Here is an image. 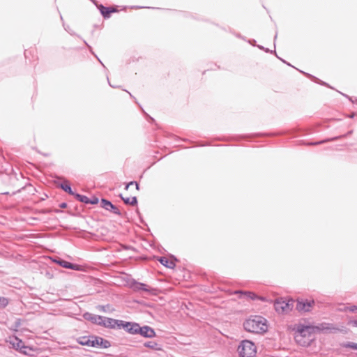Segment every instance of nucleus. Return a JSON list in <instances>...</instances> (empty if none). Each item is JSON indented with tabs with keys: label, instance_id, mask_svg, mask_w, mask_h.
<instances>
[{
	"label": "nucleus",
	"instance_id": "52",
	"mask_svg": "<svg viewBox=\"0 0 357 357\" xmlns=\"http://www.w3.org/2000/svg\"><path fill=\"white\" fill-rule=\"evenodd\" d=\"M301 73H303V74H305L307 77H310L307 75V73L303 72V70H301Z\"/></svg>",
	"mask_w": 357,
	"mask_h": 357
},
{
	"label": "nucleus",
	"instance_id": "9",
	"mask_svg": "<svg viewBox=\"0 0 357 357\" xmlns=\"http://www.w3.org/2000/svg\"><path fill=\"white\" fill-rule=\"evenodd\" d=\"M102 321V327L109 329H121V324L122 320L115 319L110 317H105Z\"/></svg>",
	"mask_w": 357,
	"mask_h": 357
},
{
	"label": "nucleus",
	"instance_id": "29",
	"mask_svg": "<svg viewBox=\"0 0 357 357\" xmlns=\"http://www.w3.org/2000/svg\"><path fill=\"white\" fill-rule=\"evenodd\" d=\"M21 326V319H17L12 326V329L14 331H17V328Z\"/></svg>",
	"mask_w": 357,
	"mask_h": 357
},
{
	"label": "nucleus",
	"instance_id": "5",
	"mask_svg": "<svg viewBox=\"0 0 357 357\" xmlns=\"http://www.w3.org/2000/svg\"><path fill=\"white\" fill-rule=\"evenodd\" d=\"M315 302L313 299L298 298L296 301V310L300 312H309L312 310Z\"/></svg>",
	"mask_w": 357,
	"mask_h": 357
},
{
	"label": "nucleus",
	"instance_id": "37",
	"mask_svg": "<svg viewBox=\"0 0 357 357\" xmlns=\"http://www.w3.org/2000/svg\"><path fill=\"white\" fill-rule=\"evenodd\" d=\"M109 10H110L109 11L110 15H112V13H116L118 11L117 8L115 7H113V6H109Z\"/></svg>",
	"mask_w": 357,
	"mask_h": 357
},
{
	"label": "nucleus",
	"instance_id": "24",
	"mask_svg": "<svg viewBox=\"0 0 357 357\" xmlns=\"http://www.w3.org/2000/svg\"><path fill=\"white\" fill-rule=\"evenodd\" d=\"M334 141H336V138H326L323 140H321V141H318V142H310L308 144V145H310V146H315V145H318V144H324V143H326V142H334Z\"/></svg>",
	"mask_w": 357,
	"mask_h": 357
},
{
	"label": "nucleus",
	"instance_id": "36",
	"mask_svg": "<svg viewBox=\"0 0 357 357\" xmlns=\"http://www.w3.org/2000/svg\"><path fill=\"white\" fill-rule=\"evenodd\" d=\"M348 324L351 325L352 326L357 327V320H355V319L350 320V321H349Z\"/></svg>",
	"mask_w": 357,
	"mask_h": 357
},
{
	"label": "nucleus",
	"instance_id": "25",
	"mask_svg": "<svg viewBox=\"0 0 357 357\" xmlns=\"http://www.w3.org/2000/svg\"><path fill=\"white\" fill-rule=\"evenodd\" d=\"M342 347L344 348H350L354 350H357V343L352 342H347L342 344Z\"/></svg>",
	"mask_w": 357,
	"mask_h": 357
},
{
	"label": "nucleus",
	"instance_id": "11",
	"mask_svg": "<svg viewBox=\"0 0 357 357\" xmlns=\"http://www.w3.org/2000/svg\"><path fill=\"white\" fill-rule=\"evenodd\" d=\"M83 318L86 321H91L93 324L102 326L105 317L86 312L83 314Z\"/></svg>",
	"mask_w": 357,
	"mask_h": 357
},
{
	"label": "nucleus",
	"instance_id": "34",
	"mask_svg": "<svg viewBox=\"0 0 357 357\" xmlns=\"http://www.w3.org/2000/svg\"><path fill=\"white\" fill-rule=\"evenodd\" d=\"M63 26L64 29L68 31L70 35L74 36L75 33L70 29V26L68 25L65 24L64 22H63Z\"/></svg>",
	"mask_w": 357,
	"mask_h": 357
},
{
	"label": "nucleus",
	"instance_id": "44",
	"mask_svg": "<svg viewBox=\"0 0 357 357\" xmlns=\"http://www.w3.org/2000/svg\"><path fill=\"white\" fill-rule=\"evenodd\" d=\"M279 59H280L283 63H286V64H287V65H288V66H291V65L290 63H287L286 61L283 60V59H281V58H279Z\"/></svg>",
	"mask_w": 357,
	"mask_h": 357
},
{
	"label": "nucleus",
	"instance_id": "57",
	"mask_svg": "<svg viewBox=\"0 0 357 357\" xmlns=\"http://www.w3.org/2000/svg\"><path fill=\"white\" fill-rule=\"evenodd\" d=\"M60 17H61V21H63V17H62V15H61V16H60Z\"/></svg>",
	"mask_w": 357,
	"mask_h": 357
},
{
	"label": "nucleus",
	"instance_id": "46",
	"mask_svg": "<svg viewBox=\"0 0 357 357\" xmlns=\"http://www.w3.org/2000/svg\"><path fill=\"white\" fill-rule=\"evenodd\" d=\"M143 112L146 114V116H147L151 119V121H154V119H153L152 117L149 116L147 114H146L144 112V111H143Z\"/></svg>",
	"mask_w": 357,
	"mask_h": 357
},
{
	"label": "nucleus",
	"instance_id": "56",
	"mask_svg": "<svg viewBox=\"0 0 357 357\" xmlns=\"http://www.w3.org/2000/svg\"><path fill=\"white\" fill-rule=\"evenodd\" d=\"M24 55L26 57V50H25V52H24Z\"/></svg>",
	"mask_w": 357,
	"mask_h": 357
},
{
	"label": "nucleus",
	"instance_id": "40",
	"mask_svg": "<svg viewBox=\"0 0 357 357\" xmlns=\"http://www.w3.org/2000/svg\"><path fill=\"white\" fill-rule=\"evenodd\" d=\"M68 204L66 202H62L59 204V207L61 208H66L67 207Z\"/></svg>",
	"mask_w": 357,
	"mask_h": 357
},
{
	"label": "nucleus",
	"instance_id": "22",
	"mask_svg": "<svg viewBox=\"0 0 357 357\" xmlns=\"http://www.w3.org/2000/svg\"><path fill=\"white\" fill-rule=\"evenodd\" d=\"M235 294L246 296L249 299L252 300V301H255V300H257V298H258V295H257L256 294H255L252 291H243L238 290V291H235Z\"/></svg>",
	"mask_w": 357,
	"mask_h": 357
},
{
	"label": "nucleus",
	"instance_id": "23",
	"mask_svg": "<svg viewBox=\"0 0 357 357\" xmlns=\"http://www.w3.org/2000/svg\"><path fill=\"white\" fill-rule=\"evenodd\" d=\"M74 197L79 202L88 204L89 197L87 196L76 192Z\"/></svg>",
	"mask_w": 357,
	"mask_h": 357
},
{
	"label": "nucleus",
	"instance_id": "28",
	"mask_svg": "<svg viewBox=\"0 0 357 357\" xmlns=\"http://www.w3.org/2000/svg\"><path fill=\"white\" fill-rule=\"evenodd\" d=\"M98 202H99V199L96 196H93L91 198L89 199L88 204L95 205V204H98Z\"/></svg>",
	"mask_w": 357,
	"mask_h": 357
},
{
	"label": "nucleus",
	"instance_id": "32",
	"mask_svg": "<svg viewBox=\"0 0 357 357\" xmlns=\"http://www.w3.org/2000/svg\"><path fill=\"white\" fill-rule=\"evenodd\" d=\"M92 340L91 339V335L87 336V340L84 342V344H82V346H87L92 347Z\"/></svg>",
	"mask_w": 357,
	"mask_h": 357
},
{
	"label": "nucleus",
	"instance_id": "47",
	"mask_svg": "<svg viewBox=\"0 0 357 357\" xmlns=\"http://www.w3.org/2000/svg\"><path fill=\"white\" fill-rule=\"evenodd\" d=\"M135 182L136 181H130L129 184H130V185H134L135 184Z\"/></svg>",
	"mask_w": 357,
	"mask_h": 357
},
{
	"label": "nucleus",
	"instance_id": "48",
	"mask_svg": "<svg viewBox=\"0 0 357 357\" xmlns=\"http://www.w3.org/2000/svg\"><path fill=\"white\" fill-rule=\"evenodd\" d=\"M342 94L343 95V96H345V97L348 98L351 101L353 102V100H351V98H349L347 95H345L344 93H342Z\"/></svg>",
	"mask_w": 357,
	"mask_h": 357
},
{
	"label": "nucleus",
	"instance_id": "15",
	"mask_svg": "<svg viewBox=\"0 0 357 357\" xmlns=\"http://www.w3.org/2000/svg\"><path fill=\"white\" fill-rule=\"evenodd\" d=\"M158 261L164 266H165V267H167L168 268L173 269L176 266V263L175 262L177 261V259L175 257H174V256H172V259H171V260H169L166 257H160L158 259Z\"/></svg>",
	"mask_w": 357,
	"mask_h": 357
},
{
	"label": "nucleus",
	"instance_id": "39",
	"mask_svg": "<svg viewBox=\"0 0 357 357\" xmlns=\"http://www.w3.org/2000/svg\"><path fill=\"white\" fill-rule=\"evenodd\" d=\"M257 300L265 302V301H267V298L266 297H264V296H258V298H257Z\"/></svg>",
	"mask_w": 357,
	"mask_h": 357
},
{
	"label": "nucleus",
	"instance_id": "26",
	"mask_svg": "<svg viewBox=\"0 0 357 357\" xmlns=\"http://www.w3.org/2000/svg\"><path fill=\"white\" fill-rule=\"evenodd\" d=\"M307 75L310 77V78H311L314 82H317V83H318V84H321V85L326 86H328V87L331 88V87L328 85V84H327L326 82H323V81L320 80V79H318L317 77H314V76H313V75H310V74H307Z\"/></svg>",
	"mask_w": 357,
	"mask_h": 357
},
{
	"label": "nucleus",
	"instance_id": "14",
	"mask_svg": "<svg viewBox=\"0 0 357 357\" xmlns=\"http://www.w3.org/2000/svg\"><path fill=\"white\" fill-rule=\"evenodd\" d=\"M130 285H131V287L132 288V289L135 291H143L151 293L154 290L153 288L149 287L147 284L142 283V282H137L135 280L131 282Z\"/></svg>",
	"mask_w": 357,
	"mask_h": 357
},
{
	"label": "nucleus",
	"instance_id": "51",
	"mask_svg": "<svg viewBox=\"0 0 357 357\" xmlns=\"http://www.w3.org/2000/svg\"><path fill=\"white\" fill-rule=\"evenodd\" d=\"M254 43H256V40H253L252 42V41H250V43L254 45Z\"/></svg>",
	"mask_w": 357,
	"mask_h": 357
},
{
	"label": "nucleus",
	"instance_id": "54",
	"mask_svg": "<svg viewBox=\"0 0 357 357\" xmlns=\"http://www.w3.org/2000/svg\"><path fill=\"white\" fill-rule=\"evenodd\" d=\"M308 344H309V342H307L306 344H305V342H304L303 344H302L303 346H305V345H308Z\"/></svg>",
	"mask_w": 357,
	"mask_h": 357
},
{
	"label": "nucleus",
	"instance_id": "50",
	"mask_svg": "<svg viewBox=\"0 0 357 357\" xmlns=\"http://www.w3.org/2000/svg\"><path fill=\"white\" fill-rule=\"evenodd\" d=\"M254 43H256V40H253L252 42V41H250V43L254 45Z\"/></svg>",
	"mask_w": 357,
	"mask_h": 357
},
{
	"label": "nucleus",
	"instance_id": "58",
	"mask_svg": "<svg viewBox=\"0 0 357 357\" xmlns=\"http://www.w3.org/2000/svg\"><path fill=\"white\" fill-rule=\"evenodd\" d=\"M276 38H277V33L275 34L274 39L275 40Z\"/></svg>",
	"mask_w": 357,
	"mask_h": 357
},
{
	"label": "nucleus",
	"instance_id": "38",
	"mask_svg": "<svg viewBox=\"0 0 357 357\" xmlns=\"http://www.w3.org/2000/svg\"><path fill=\"white\" fill-rule=\"evenodd\" d=\"M349 310L351 312H357V306L353 305V306L350 307Z\"/></svg>",
	"mask_w": 357,
	"mask_h": 357
},
{
	"label": "nucleus",
	"instance_id": "45",
	"mask_svg": "<svg viewBox=\"0 0 357 357\" xmlns=\"http://www.w3.org/2000/svg\"><path fill=\"white\" fill-rule=\"evenodd\" d=\"M130 186V184H129V182H128V183H127L126 184V186H125V190H128Z\"/></svg>",
	"mask_w": 357,
	"mask_h": 357
},
{
	"label": "nucleus",
	"instance_id": "33",
	"mask_svg": "<svg viewBox=\"0 0 357 357\" xmlns=\"http://www.w3.org/2000/svg\"><path fill=\"white\" fill-rule=\"evenodd\" d=\"M352 132H353L352 130H349V131H348L347 133H345L344 135H339V136L333 137V138H336V140H337L339 139H342V138H345L347 136L350 135L352 133Z\"/></svg>",
	"mask_w": 357,
	"mask_h": 357
},
{
	"label": "nucleus",
	"instance_id": "18",
	"mask_svg": "<svg viewBox=\"0 0 357 357\" xmlns=\"http://www.w3.org/2000/svg\"><path fill=\"white\" fill-rule=\"evenodd\" d=\"M144 346L145 347L151 349L154 351H162V344H159L158 342H153V341L146 342L144 344Z\"/></svg>",
	"mask_w": 357,
	"mask_h": 357
},
{
	"label": "nucleus",
	"instance_id": "27",
	"mask_svg": "<svg viewBox=\"0 0 357 357\" xmlns=\"http://www.w3.org/2000/svg\"><path fill=\"white\" fill-rule=\"evenodd\" d=\"M9 303V301L7 298L0 296V308L6 307Z\"/></svg>",
	"mask_w": 357,
	"mask_h": 357
},
{
	"label": "nucleus",
	"instance_id": "20",
	"mask_svg": "<svg viewBox=\"0 0 357 357\" xmlns=\"http://www.w3.org/2000/svg\"><path fill=\"white\" fill-rule=\"evenodd\" d=\"M10 343L13 344V348L15 349H20L22 351V349L27 348L24 345L23 341L18 338L17 337H15L13 340L10 342Z\"/></svg>",
	"mask_w": 357,
	"mask_h": 357
},
{
	"label": "nucleus",
	"instance_id": "2",
	"mask_svg": "<svg viewBox=\"0 0 357 357\" xmlns=\"http://www.w3.org/2000/svg\"><path fill=\"white\" fill-rule=\"evenodd\" d=\"M237 351L239 357H255L257 347L251 340H244L241 342Z\"/></svg>",
	"mask_w": 357,
	"mask_h": 357
},
{
	"label": "nucleus",
	"instance_id": "16",
	"mask_svg": "<svg viewBox=\"0 0 357 357\" xmlns=\"http://www.w3.org/2000/svg\"><path fill=\"white\" fill-rule=\"evenodd\" d=\"M97 8L99 10L100 14L105 19H109L111 17L109 13V7L105 6L102 4H99L96 1V4H94Z\"/></svg>",
	"mask_w": 357,
	"mask_h": 357
},
{
	"label": "nucleus",
	"instance_id": "8",
	"mask_svg": "<svg viewBox=\"0 0 357 357\" xmlns=\"http://www.w3.org/2000/svg\"><path fill=\"white\" fill-rule=\"evenodd\" d=\"M139 324L133 321H126L122 320L121 329H124L128 333L131 335H137Z\"/></svg>",
	"mask_w": 357,
	"mask_h": 357
},
{
	"label": "nucleus",
	"instance_id": "7",
	"mask_svg": "<svg viewBox=\"0 0 357 357\" xmlns=\"http://www.w3.org/2000/svg\"><path fill=\"white\" fill-rule=\"evenodd\" d=\"M312 331H314L313 326L299 324L297 326L296 334L295 336L296 342H300V339L305 337L307 335H310Z\"/></svg>",
	"mask_w": 357,
	"mask_h": 357
},
{
	"label": "nucleus",
	"instance_id": "4",
	"mask_svg": "<svg viewBox=\"0 0 357 357\" xmlns=\"http://www.w3.org/2000/svg\"><path fill=\"white\" fill-rule=\"evenodd\" d=\"M294 303L293 299H288L287 301L282 298L276 299L274 303L275 310L279 314H287L292 310Z\"/></svg>",
	"mask_w": 357,
	"mask_h": 357
},
{
	"label": "nucleus",
	"instance_id": "31",
	"mask_svg": "<svg viewBox=\"0 0 357 357\" xmlns=\"http://www.w3.org/2000/svg\"><path fill=\"white\" fill-rule=\"evenodd\" d=\"M86 340L87 336H80L76 339V342L81 345L84 344V342H85Z\"/></svg>",
	"mask_w": 357,
	"mask_h": 357
},
{
	"label": "nucleus",
	"instance_id": "3",
	"mask_svg": "<svg viewBox=\"0 0 357 357\" xmlns=\"http://www.w3.org/2000/svg\"><path fill=\"white\" fill-rule=\"evenodd\" d=\"M313 331L323 333H335L337 332L346 333L347 330L344 326L339 328L335 324L331 323L321 322L313 326Z\"/></svg>",
	"mask_w": 357,
	"mask_h": 357
},
{
	"label": "nucleus",
	"instance_id": "35",
	"mask_svg": "<svg viewBox=\"0 0 357 357\" xmlns=\"http://www.w3.org/2000/svg\"><path fill=\"white\" fill-rule=\"evenodd\" d=\"M259 49L260 50H264L266 52H271V53H275V50L274 51H271L268 48H266L264 47V46H261V45H258L257 46Z\"/></svg>",
	"mask_w": 357,
	"mask_h": 357
},
{
	"label": "nucleus",
	"instance_id": "55",
	"mask_svg": "<svg viewBox=\"0 0 357 357\" xmlns=\"http://www.w3.org/2000/svg\"><path fill=\"white\" fill-rule=\"evenodd\" d=\"M128 93H129V95H130V97H132V98H135L132 96V95L130 92H128Z\"/></svg>",
	"mask_w": 357,
	"mask_h": 357
},
{
	"label": "nucleus",
	"instance_id": "13",
	"mask_svg": "<svg viewBox=\"0 0 357 357\" xmlns=\"http://www.w3.org/2000/svg\"><path fill=\"white\" fill-rule=\"evenodd\" d=\"M100 206L104 209L112 212L116 215H121V213L120 210L113 204L109 200H107L105 198H102L100 199Z\"/></svg>",
	"mask_w": 357,
	"mask_h": 357
},
{
	"label": "nucleus",
	"instance_id": "53",
	"mask_svg": "<svg viewBox=\"0 0 357 357\" xmlns=\"http://www.w3.org/2000/svg\"><path fill=\"white\" fill-rule=\"evenodd\" d=\"M354 116H355V114H354V113H353L352 114H351V115L349 116V117H351V118H354Z\"/></svg>",
	"mask_w": 357,
	"mask_h": 357
},
{
	"label": "nucleus",
	"instance_id": "10",
	"mask_svg": "<svg viewBox=\"0 0 357 357\" xmlns=\"http://www.w3.org/2000/svg\"><path fill=\"white\" fill-rule=\"evenodd\" d=\"M52 261L56 264L61 266L63 268L74 270V271H79L80 266L77 264H73L69 261H67L60 257H56L52 259Z\"/></svg>",
	"mask_w": 357,
	"mask_h": 357
},
{
	"label": "nucleus",
	"instance_id": "41",
	"mask_svg": "<svg viewBox=\"0 0 357 357\" xmlns=\"http://www.w3.org/2000/svg\"><path fill=\"white\" fill-rule=\"evenodd\" d=\"M107 81H108V83H109V85L112 87V88H117L118 86H115V85H113L110 83L109 80V78L107 77Z\"/></svg>",
	"mask_w": 357,
	"mask_h": 357
},
{
	"label": "nucleus",
	"instance_id": "30",
	"mask_svg": "<svg viewBox=\"0 0 357 357\" xmlns=\"http://www.w3.org/2000/svg\"><path fill=\"white\" fill-rule=\"evenodd\" d=\"M84 44L87 46V47L89 48V51H90V52H91L93 55H94V56H96V59L100 61V63L103 66V64H102V61H100V59L97 56V55H96V54H94V52H93V49H92L91 46H90V45H89V44H88V43H87L84 40Z\"/></svg>",
	"mask_w": 357,
	"mask_h": 357
},
{
	"label": "nucleus",
	"instance_id": "19",
	"mask_svg": "<svg viewBox=\"0 0 357 357\" xmlns=\"http://www.w3.org/2000/svg\"><path fill=\"white\" fill-rule=\"evenodd\" d=\"M96 309L101 312L112 313L115 309L110 305H98L96 306Z\"/></svg>",
	"mask_w": 357,
	"mask_h": 357
},
{
	"label": "nucleus",
	"instance_id": "42",
	"mask_svg": "<svg viewBox=\"0 0 357 357\" xmlns=\"http://www.w3.org/2000/svg\"><path fill=\"white\" fill-rule=\"evenodd\" d=\"M54 212L56 213H60L62 212V211L59 209V208H54Z\"/></svg>",
	"mask_w": 357,
	"mask_h": 357
},
{
	"label": "nucleus",
	"instance_id": "12",
	"mask_svg": "<svg viewBox=\"0 0 357 357\" xmlns=\"http://www.w3.org/2000/svg\"><path fill=\"white\" fill-rule=\"evenodd\" d=\"M137 335L146 338H152L156 336V333L155 330L149 326L144 325L141 326L139 325Z\"/></svg>",
	"mask_w": 357,
	"mask_h": 357
},
{
	"label": "nucleus",
	"instance_id": "43",
	"mask_svg": "<svg viewBox=\"0 0 357 357\" xmlns=\"http://www.w3.org/2000/svg\"><path fill=\"white\" fill-rule=\"evenodd\" d=\"M135 185L136 187V190H139V183L137 181L135 182Z\"/></svg>",
	"mask_w": 357,
	"mask_h": 357
},
{
	"label": "nucleus",
	"instance_id": "21",
	"mask_svg": "<svg viewBox=\"0 0 357 357\" xmlns=\"http://www.w3.org/2000/svg\"><path fill=\"white\" fill-rule=\"evenodd\" d=\"M119 197L123 201L124 204L127 205L136 206L137 204V199L135 196L130 199L129 197H123L122 194H120Z\"/></svg>",
	"mask_w": 357,
	"mask_h": 357
},
{
	"label": "nucleus",
	"instance_id": "49",
	"mask_svg": "<svg viewBox=\"0 0 357 357\" xmlns=\"http://www.w3.org/2000/svg\"><path fill=\"white\" fill-rule=\"evenodd\" d=\"M254 43H256V40H253L252 42V41H250V43L254 45Z\"/></svg>",
	"mask_w": 357,
	"mask_h": 357
},
{
	"label": "nucleus",
	"instance_id": "17",
	"mask_svg": "<svg viewBox=\"0 0 357 357\" xmlns=\"http://www.w3.org/2000/svg\"><path fill=\"white\" fill-rule=\"evenodd\" d=\"M58 186L61 188L64 192H67L68 194L70 195H75L76 193L72 190L71 185L69 183L68 181L66 179H64L63 182L59 183Z\"/></svg>",
	"mask_w": 357,
	"mask_h": 357
},
{
	"label": "nucleus",
	"instance_id": "6",
	"mask_svg": "<svg viewBox=\"0 0 357 357\" xmlns=\"http://www.w3.org/2000/svg\"><path fill=\"white\" fill-rule=\"evenodd\" d=\"M91 339L92 340V347L107 349L111 347V342L102 337L91 335Z\"/></svg>",
	"mask_w": 357,
	"mask_h": 357
},
{
	"label": "nucleus",
	"instance_id": "1",
	"mask_svg": "<svg viewBox=\"0 0 357 357\" xmlns=\"http://www.w3.org/2000/svg\"><path fill=\"white\" fill-rule=\"evenodd\" d=\"M266 319L261 316H253L243 323L244 329L250 333H263L268 329Z\"/></svg>",
	"mask_w": 357,
	"mask_h": 357
},
{
	"label": "nucleus",
	"instance_id": "59",
	"mask_svg": "<svg viewBox=\"0 0 357 357\" xmlns=\"http://www.w3.org/2000/svg\"><path fill=\"white\" fill-rule=\"evenodd\" d=\"M275 54H276V52ZM275 56H277L278 59L280 58L279 56H278V54H275Z\"/></svg>",
	"mask_w": 357,
	"mask_h": 357
}]
</instances>
